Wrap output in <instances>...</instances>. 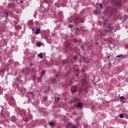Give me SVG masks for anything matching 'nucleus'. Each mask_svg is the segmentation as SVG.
Here are the masks:
<instances>
[{"instance_id": "c756f323", "label": "nucleus", "mask_w": 128, "mask_h": 128, "mask_svg": "<svg viewBox=\"0 0 128 128\" xmlns=\"http://www.w3.org/2000/svg\"><path fill=\"white\" fill-rule=\"evenodd\" d=\"M92 84H95V86L96 85V83L94 82V81L92 82Z\"/></svg>"}, {"instance_id": "2eb2a0df", "label": "nucleus", "mask_w": 128, "mask_h": 128, "mask_svg": "<svg viewBox=\"0 0 128 128\" xmlns=\"http://www.w3.org/2000/svg\"><path fill=\"white\" fill-rule=\"evenodd\" d=\"M120 100H126V98L124 96H122L120 97Z\"/></svg>"}, {"instance_id": "79ce46f5", "label": "nucleus", "mask_w": 128, "mask_h": 128, "mask_svg": "<svg viewBox=\"0 0 128 128\" xmlns=\"http://www.w3.org/2000/svg\"><path fill=\"white\" fill-rule=\"evenodd\" d=\"M16 2H18V0H16Z\"/></svg>"}, {"instance_id": "e433bc0d", "label": "nucleus", "mask_w": 128, "mask_h": 128, "mask_svg": "<svg viewBox=\"0 0 128 128\" xmlns=\"http://www.w3.org/2000/svg\"><path fill=\"white\" fill-rule=\"evenodd\" d=\"M78 76V74H76V76Z\"/></svg>"}, {"instance_id": "58836bf2", "label": "nucleus", "mask_w": 128, "mask_h": 128, "mask_svg": "<svg viewBox=\"0 0 128 128\" xmlns=\"http://www.w3.org/2000/svg\"><path fill=\"white\" fill-rule=\"evenodd\" d=\"M108 58H110V56H108Z\"/></svg>"}, {"instance_id": "4c0bfd02", "label": "nucleus", "mask_w": 128, "mask_h": 128, "mask_svg": "<svg viewBox=\"0 0 128 128\" xmlns=\"http://www.w3.org/2000/svg\"><path fill=\"white\" fill-rule=\"evenodd\" d=\"M126 48H128V45H126Z\"/></svg>"}, {"instance_id": "39448f33", "label": "nucleus", "mask_w": 128, "mask_h": 128, "mask_svg": "<svg viewBox=\"0 0 128 128\" xmlns=\"http://www.w3.org/2000/svg\"><path fill=\"white\" fill-rule=\"evenodd\" d=\"M16 3H12V2L9 3L8 4V8H16Z\"/></svg>"}, {"instance_id": "6e6552de", "label": "nucleus", "mask_w": 128, "mask_h": 128, "mask_svg": "<svg viewBox=\"0 0 128 128\" xmlns=\"http://www.w3.org/2000/svg\"><path fill=\"white\" fill-rule=\"evenodd\" d=\"M106 32H112V28L110 27H107L106 29Z\"/></svg>"}, {"instance_id": "dca6fc26", "label": "nucleus", "mask_w": 128, "mask_h": 128, "mask_svg": "<svg viewBox=\"0 0 128 128\" xmlns=\"http://www.w3.org/2000/svg\"><path fill=\"white\" fill-rule=\"evenodd\" d=\"M36 44L37 46H42V43H40V42H38L36 43Z\"/></svg>"}, {"instance_id": "37998d69", "label": "nucleus", "mask_w": 128, "mask_h": 128, "mask_svg": "<svg viewBox=\"0 0 128 128\" xmlns=\"http://www.w3.org/2000/svg\"><path fill=\"white\" fill-rule=\"evenodd\" d=\"M56 76H58V75H56Z\"/></svg>"}, {"instance_id": "b1692460", "label": "nucleus", "mask_w": 128, "mask_h": 128, "mask_svg": "<svg viewBox=\"0 0 128 128\" xmlns=\"http://www.w3.org/2000/svg\"><path fill=\"white\" fill-rule=\"evenodd\" d=\"M94 14H98V11H94Z\"/></svg>"}, {"instance_id": "f03ea898", "label": "nucleus", "mask_w": 128, "mask_h": 128, "mask_svg": "<svg viewBox=\"0 0 128 128\" xmlns=\"http://www.w3.org/2000/svg\"><path fill=\"white\" fill-rule=\"evenodd\" d=\"M70 22H75L76 26H78V22H82L83 24L84 22V20H82L80 18H76L75 20H73Z\"/></svg>"}, {"instance_id": "ddd939ff", "label": "nucleus", "mask_w": 128, "mask_h": 128, "mask_svg": "<svg viewBox=\"0 0 128 128\" xmlns=\"http://www.w3.org/2000/svg\"><path fill=\"white\" fill-rule=\"evenodd\" d=\"M38 56L40 58H44V56H42V53H40V54H38Z\"/></svg>"}, {"instance_id": "f8f14e48", "label": "nucleus", "mask_w": 128, "mask_h": 128, "mask_svg": "<svg viewBox=\"0 0 128 128\" xmlns=\"http://www.w3.org/2000/svg\"><path fill=\"white\" fill-rule=\"evenodd\" d=\"M20 114L21 116H26V111H24V110H22Z\"/></svg>"}, {"instance_id": "c85d7f7f", "label": "nucleus", "mask_w": 128, "mask_h": 128, "mask_svg": "<svg viewBox=\"0 0 128 128\" xmlns=\"http://www.w3.org/2000/svg\"><path fill=\"white\" fill-rule=\"evenodd\" d=\"M100 8H102V4H100Z\"/></svg>"}, {"instance_id": "9d476101", "label": "nucleus", "mask_w": 128, "mask_h": 128, "mask_svg": "<svg viewBox=\"0 0 128 128\" xmlns=\"http://www.w3.org/2000/svg\"><path fill=\"white\" fill-rule=\"evenodd\" d=\"M40 29L37 28L35 33V34H40Z\"/></svg>"}, {"instance_id": "aec40b11", "label": "nucleus", "mask_w": 128, "mask_h": 128, "mask_svg": "<svg viewBox=\"0 0 128 128\" xmlns=\"http://www.w3.org/2000/svg\"><path fill=\"white\" fill-rule=\"evenodd\" d=\"M46 74V72L45 71H42L41 72V76H44V74Z\"/></svg>"}, {"instance_id": "a19ab883", "label": "nucleus", "mask_w": 128, "mask_h": 128, "mask_svg": "<svg viewBox=\"0 0 128 128\" xmlns=\"http://www.w3.org/2000/svg\"><path fill=\"white\" fill-rule=\"evenodd\" d=\"M101 36H104V34H101Z\"/></svg>"}, {"instance_id": "cd10ccee", "label": "nucleus", "mask_w": 128, "mask_h": 128, "mask_svg": "<svg viewBox=\"0 0 128 128\" xmlns=\"http://www.w3.org/2000/svg\"><path fill=\"white\" fill-rule=\"evenodd\" d=\"M120 56H122L118 55L116 56V58H120Z\"/></svg>"}, {"instance_id": "6ab92c4d", "label": "nucleus", "mask_w": 128, "mask_h": 128, "mask_svg": "<svg viewBox=\"0 0 128 128\" xmlns=\"http://www.w3.org/2000/svg\"><path fill=\"white\" fill-rule=\"evenodd\" d=\"M66 64V60H63V61L62 62V64Z\"/></svg>"}, {"instance_id": "a211bd4d", "label": "nucleus", "mask_w": 128, "mask_h": 128, "mask_svg": "<svg viewBox=\"0 0 128 128\" xmlns=\"http://www.w3.org/2000/svg\"><path fill=\"white\" fill-rule=\"evenodd\" d=\"M76 34H78V32H80V30L78 29V28H77L76 29Z\"/></svg>"}, {"instance_id": "412c9836", "label": "nucleus", "mask_w": 128, "mask_h": 128, "mask_svg": "<svg viewBox=\"0 0 128 128\" xmlns=\"http://www.w3.org/2000/svg\"><path fill=\"white\" fill-rule=\"evenodd\" d=\"M120 118H124V114H120Z\"/></svg>"}, {"instance_id": "f704fd0d", "label": "nucleus", "mask_w": 128, "mask_h": 128, "mask_svg": "<svg viewBox=\"0 0 128 128\" xmlns=\"http://www.w3.org/2000/svg\"><path fill=\"white\" fill-rule=\"evenodd\" d=\"M20 2H21V4H22V2H23L22 0H20Z\"/></svg>"}, {"instance_id": "7ed1b4c3", "label": "nucleus", "mask_w": 128, "mask_h": 128, "mask_svg": "<svg viewBox=\"0 0 128 128\" xmlns=\"http://www.w3.org/2000/svg\"><path fill=\"white\" fill-rule=\"evenodd\" d=\"M84 104L82 102H78L76 104L74 105V106H76L78 108H82Z\"/></svg>"}, {"instance_id": "7c9ffc66", "label": "nucleus", "mask_w": 128, "mask_h": 128, "mask_svg": "<svg viewBox=\"0 0 128 128\" xmlns=\"http://www.w3.org/2000/svg\"><path fill=\"white\" fill-rule=\"evenodd\" d=\"M36 80V77L34 76L33 77V80Z\"/></svg>"}, {"instance_id": "f257e3e1", "label": "nucleus", "mask_w": 128, "mask_h": 128, "mask_svg": "<svg viewBox=\"0 0 128 128\" xmlns=\"http://www.w3.org/2000/svg\"><path fill=\"white\" fill-rule=\"evenodd\" d=\"M81 82L82 84V90H84V92H88L87 90L88 88V80H86V79H82L81 80Z\"/></svg>"}, {"instance_id": "2f4dec72", "label": "nucleus", "mask_w": 128, "mask_h": 128, "mask_svg": "<svg viewBox=\"0 0 128 128\" xmlns=\"http://www.w3.org/2000/svg\"><path fill=\"white\" fill-rule=\"evenodd\" d=\"M57 100H60V98L58 97V98H57Z\"/></svg>"}, {"instance_id": "bb28decb", "label": "nucleus", "mask_w": 128, "mask_h": 128, "mask_svg": "<svg viewBox=\"0 0 128 128\" xmlns=\"http://www.w3.org/2000/svg\"><path fill=\"white\" fill-rule=\"evenodd\" d=\"M30 94H31V96H34V94L32 93V92L30 93Z\"/></svg>"}, {"instance_id": "473e14b6", "label": "nucleus", "mask_w": 128, "mask_h": 128, "mask_svg": "<svg viewBox=\"0 0 128 128\" xmlns=\"http://www.w3.org/2000/svg\"><path fill=\"white\" fill-rule=\"evenodd\" d=\"M74 60H76V56L74 57Z\"/></svg>"}, {"instance_id": "423d86ee", "label": "nucleus", "mask_w": 128, "mask_h": 128, "mask_svg": "<svg viewBox=\"0 0 128 128\" xmlns=\"http://www.w3.org/2000/svg\"><path fill=\"white\" fill-rule=\"evenodd\" d=\"M32 115H28L26 118L24 122H28V120H32Z\"/></svg>"}, {"instance_id": "a878e982", "label": "nucleus", "mask_w": 128, "mask_h": 128, "mask_svg": "<svg viewBox=\"0 0 128 128\" xmlns=\"http://www.w3.org/2000/svg\"><path fill=\"white\" fill-rule=\"evenodd\" d=\"M56 79H52V82H56Z\"/></svg>"}, {"instance_id": "5701e85b", "label": "nucleus", "mask_w": 128, "mask_h": 128, "mask_svg": "<svg viewBox=\"0 0 128 128\" xmlns=\"http://www.w3.org/2000/svg\"><path fill=\"white\" fill-rule=\"evenodd\" d=\"M44 102H46V100H48V97H46V96L44 97Z\"/></svg>"}, {"instance_id": "ea45409f", "label": "nucleus", "mask_w": 128, "mask_h": 128, "mask_svg": "<svg viewBox=\"0 0 128 128\" xmlns=\"http://www.w3.org/2000/svg\"><path fill=\"white\" fill-rule=\"evenodd\" d=\"M84 48V46H82V48Z\"/></svg>"}, {"instance_id": "0eeeda50", "label": "nucleus", "mask_w": 128, "mask_h": 128, "mask_svg": "<svg viewBox=\"0 0 128 128\" xmlns=\"http://www.w3.org/2000/svg\"><path fill=\"white\" fill-rule=\"evenodd\" d=\"M80 98H76L70 102V104H74V102H80Z\"/></svg>"}, {"instance_id": "1a4fd4ad", "label": "nucleus", "mask_w": 128, "mask_h": 128, "mask_svg": "<svg viewBox=\"0 0 128 128\" xmlns=\"http://www.w3.org/2000/svg\"><path fill=\"white\" fill-rule=\"evenodd\" d=\"M3 16H4V18H6V20H8V12H4L3 14Z\"/></svg>"}, {"instance_id": "4468645a", "label": "nucleus", "mask_w": 128, "mask_h": 128, "mask_svg": "<svg viewBox=\"0 0 128 128\" xmlns=\"http://www.w3.org/2000/svg\"><path fill=\"white\" fill-rule=\"evenodd\" d=\"M49 124L50 126H54V122H49Z\"/></svg>"}, {"instance_id": "f3484780", "label": "nucleus", "mask_w": 128, "mask_h": 128, "mask_svg": "<svg viewBox=\"0 0 128 128\" xmlns=\"http://www.w3.org/2000/svg\"><path fill=\"white\" fill-rule=\"evenodd\" d=\"M68 126H72V128H78V127H76L75 125H68Z\"/></svg>"}, {"instance_id": "72a5a7b5", "label": "nucleus", "mask_w": 128, "mask_h": 128, "mask_svg": "<svg viewBox=\"0 0 128 128\" xmlns=\"http://www.w3.org/2000/svg\"><path fill=\"white\" fill-rule=\"evenodd\" d=\"M32 32H34V28H33L32 29Z\"/></svg>"}, {"instance_id": "4be33fe9", "label": "nucleus", "mask_w": 128, "mask_h": 128, "mask_svg": "<svg viewBox=\"0 0 128 128\" xmlns=\"http://www.w3.org/2000/svg\"><path fill=\"white\" fill-rule=\"evenodd\" d=\"M84 62H86V64H90V61L86 60L85 58H84Z\"/></svg>"}, {"instance_id": "c9c22d12", "label": "nucleus", "mask_w": 128, "mask_h": 128, "mask_svg": "<svg viewBox=\"0 0 128 128\" xmlns=\"http://www.w3.org/2000/svg\"><path fill=\"white\" fill-rule=\"evenodd\" d=\"M15 76H16V72H15Z\"/></svg>"}, {"instance_id": "9b49d317", "label": "nucleus", "mask_w": 128, "mask_h": 128, "mask_svg": "<svg viewBox=\"0 0 128 128\" xmlns=\"http://www.w3.org/2000/svg\"><path fill=\"white\" fill-rule=\"evenodd\" d=\"M10 120H12V122H16V116H12L10 118Z\"/></svg>"}, {"instance_id": "393cba45", "label": "nucleus", "mask_w": 128, "mask_h": 128, "mask_svg": "<svg viewBox=\"0 0 128 128\" xmlns=\"http://www.w3.org/2000/svg\"><path fill=\"white\" fill-rule=\"evenodd\" d=\"M74 26H72V24H69V28H72Z\"/></svg>"}, {"instance_id": "20e7f679", "label": "nucleus", "mask_w": 128, "mask_h": 128, "mask_svg": "<svg viewBox=\"0 0 128 128\" xmlns=\"http://www.w3.org/2000/svg\"><path fill=\"white\" fill-rule=\"evenodd\" d=\"M71 92L72 94H74L76 92V86L74 85L71 87Z\"/></svg>"}]
</instances>
